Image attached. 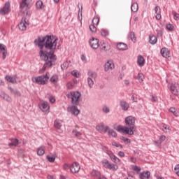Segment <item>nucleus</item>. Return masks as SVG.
<instances>
[{"label":"nucleus","mask_w":179,"mask_h":179,"mask_svg":"<svg viewBox=\"0 0 179 179\" xmlns=\"http://www.w3.org/2000/svg\"><path fill=\"white\" fill-rule=\"evenodd\" d=\"M10 12V3L6 2L1 10V15H8Z\"/></svg>","instance_id":"14"},{"label":"nucleus","mask_w":179,"mask_h":179,"mask_svg":"<svg viewBox=\"0 0 179 179\" xmlns=\"http://www.w3.org/2000/svg\"><path fill=\"white\" fill-rule=\"evenodd\" d=\"M45 148L44 147H40L37 150L38 156H43L45 153Z\"/></svg>","instance_id":"33"},{"label":"nucleus","mask_w":179,"mask_h":179,"mask_svg":"<svg viewBox=\"0 0 179 179\" xmlns=\"http://www.w3.org/2000/svg\"><path fill=\"white\" fill-rule=\"evenodd\" d=\"M50 79V73H46L45 76H38L32 78V82L36 83L37 85H45Z\"/></svg>","instance_id":"3"},{"label":"nucleus","mask_w":179,"mask_h":179,"mask_svg":"<svg viewBox=\"0 0 179 179\" xmlns=\"http://www.w3.org/2000/svg\"><path fill=\"white\" fill-rule=\"evenodd\" d=\"M96 25H94V24L90 25V30L92 33H96L97 31V27H96Z\"/></svg>","instance_id":"43"},{"label":"nucleus","mask_w":179,"mask_h":179,"mask_svg":"<svg viewBox=\"0 0 179 179\" xmlns=\"http://www.w3.org/2000/svg\"><path fill=\"white\" fill-rule=\"evenodd\" d=\"M155 12L156 13L155 19L157 20H160V19H162V9H160L159 6H155Z\"/></svg>","instance_id":"18"},{"label":"nucleus","mask_w":179,"mask_h":179,"mask_svg":"<svg viewBox=\"0 0 179 179\" xmlns=\"http://www.w3.org/2000/svg\"><path fill=\"white\" fill-rule=\"evenodd\" d=\"M1 52L3 59H5V58H6V55H8V48H6L5 45H1Z\"/></svg>","instance_id":"22"},{"label":"nucleus","mask_w":179,"mask_h":179,"mask_svg":"<svg viewBox=\"0 0 179 179\" xmlns=\"http://www.w3.org/2000/svg\"><path fill=\"white\" fill-rule=\"evenodd\" d=\"M110 48L111 46L107 43H103L101 45V50H103V51H110Z\"/></svg>","instance_id":"30"},{"label":"nucleus","mask_w":179,"mask_h":179,"mask_svg":"<svg viewBox=\"0 0 179 179\" xmlns=\"http://www.w3.org/2000/svg\"><path fill=\"white\" fill-rule=\"evenodd\" d=\"M169 111H170V113L173 114V115L175 117H178L179 113H178V110H177V109H176V108H174V107L170 108Z\"/></svg>","instance_id":"35"},{"label":"nucleus","mask_w":179,"mask_h":179,"mask_svg":"<svg viewBox=\"0 0 179 179\" xmlns=\"http://www.w3.org/2000/svg\"><path fill=\"white\" fill-rule=\"evenodd\" d=\"M130 162H131V163H136V159L135 157H131L130 158Z\"/></svg>","instance_id":"63"},{"label":"nucleus","mask_w":179,"mask_h":179,"mask_svg":"<svg viewBox=\"0 0 179 179\" xmlns=\"http://www.w3.org/2000/svg\"><path fill=\"white\" fill-rule=\"evenodd\" d=\"M39 108L45 114L50 113V104L47 101H41L39 103Z\"/></svg>","instance_id":"8"},{"label":"nucleus","mask_w":179,"mask_h":179,"mask_svg":"<svg viewBox=\"0 0 179 179\" xmlns=\"http://www.w3.org/2000/svg\"><path fill=\"white\" fill-rule=\"evenodd\" d=\"M78 83V80H73V81H69L66 84V87L69 90H72L73 87H75V85Z\"/></svg>","instance_id":"26"},{"label":"nucleus","mask_w":179,"mask_h":179,"mask_svg":"<svg viewBox=\"0 0 179 179\" xmlns=\"http://www.w3.org/2000/svg\"><path fill=\"white\" fill-rule=\"evenodd\" d=\"M112 145H113V146H115V148H120V149H122V145H121L115 141H113Z\"/></svg>","instance_id":"54"},{"label":"nucleus","mask_w":179,"mask_h":179,"mask_svg":"<svg viewBox=\"0 0 179 179\" xmlns=\"http://www.w3.org/2000/svg\"><path fill=\"white\" fill-rule=\"evenodd\" d=\"M164 141H166V136L162 135V136H160L159 142L155 141V143L162 144V143L164 142Z\"/></svg>","instance_id":"47"},{"label":"nucleus","mask_w":179,"mask_h":179,"mask_svg":"<svg viewBox=\"0 0 179 179\" xmlns=\"http://www.w3.org/2000/svg\"><path fill=\"white\" fill-rule=\"evenodd\" d=\"M71 75H73L75 78H79V76H80V73L76 70H73L71 72Z\"/></svg>","instance_id":"49"},{"label":"nucleus","mask_w":179,"mask_h":179,"mask_svg":"<svg viewBox=\"0 0 179 179\" xmlns=\"http://www.w3.org/2000/svg\"><path fill=\"white\" fill-rule=\"evenodd\" d=\"M136 119L134 116H128L125 118V124L127 126H117L115 129L120 134H125L126 135H134L136 127H135Z\"/></svg>","instance_id":"2"},{"label":"nucleus","mask_w":179,"mask_h":179,"mask_svg":"<svg viewBox=\"0 0 179 179\" xmlns=\"http://www.w3.org/2000/svg\"><path fill=\"white\" fill-rule=\"evenodd\" d=\"M88 76V78H91V79H96V78H97V73L93 71H89Z\"/></svg>","instance_id":"40"},{"label":"nucleus","mask_w":179,"mask_h":179,"mask_svg":"<svg viewBox=\"0 0 179 179\" xmlns=\"http://www.w3.org/2000/svg\"><path fill=\"white\" fill-rule=\"evenodd\" d=\"M66 96L69 99H71L73 104H76L79 101V97H80V92H70L66 94Z\"/></svg>","instance_id":"6"},{"label":"nucleus","mask_w":179,"mask_h":179,"mask_svg":"<svg viewBox=\"0 0 179 179\" xmlns=\"http://www.w3.org/2000/svg\"><path fill=\"white\" fill-rule=\"evenodd\" d=\"M120 106L122 107V110H124V111H127V110L129 108V104H128V103L124 101H122L120 102Z\"/></svg>","instance_id":"31"},{"label":"nucleus","mask_w":179,"mask_h":179,"mask_svg":"<svg viewBox=\"0 0 179 179\" xmlns=\"http://www.w3.org/2000/svg\"><path fill=\"white\" fill-rule=\"evenodd\" d=\"M70 171L72 174H77L78 171H80V165L78 162H73L70 166Z\"/></svg>","instance_id":"9"},{"label":"nucleus","mask_w":179,"mask_h":179,"mask_svg":"<svg viewBox=\"0 0 179 179\" xmlns=\"http://www.w3.org/2000/svg\"><path fill=\"white\" fill-rule=\"evenodd\" d=\"M6 79L7 82H9L10 83H13V84L17 83V77L16 76L12 77L10 76H6Z\"/></svg>","instance_id":"23"},{"label":"nucleus","mask_w":179,"mask_h":179,"mask_svg":"<svg viewBox=\"0 0 179 179\" xmlns=\"http://www.w3.org/2000/svg\"><path fill=\"white\" fill-rule=\"evenodd\" d=\"M28 24H29V22H27V20H26L25 18H22L18 25L20 30H22V31L26 30Z\"/></svg>","instance_id":"16"},{"label":"nucleus","mask_w":179,"mask_h":179,"mask_svg":"<svg viewBox=\"0 0 179 179\" xmlns=\"http://www.w3.org/2000/svg\"><path fill=\"white\" fill-rule=\"evenodd\" d=\"M49 101H50V103H55V97H54V96H50V98H49Z\"/></svg>","instance_id":"60"},{"label":"nucleus","mask_w":179,"mask_h":179,"mask_svg":"<svg viewBox=\"0 0 179 179\" xmlns=\"http://www.w3.org/2000/svg\"><path fill=\"white\" fill-rule=\"evenodd\" d=\"M79 126L76 125V128L72 131V135L76 138H80L82 136V132L79 131Z\"/></svg>","instance_id":"19"},{"label":"nucleus","mask_w":179,"mask_h":179,"mask_svg":"<svg viewBox=\"0 0 179 179\" xmlns=\"http://www.w3.org/2000/svg\"><path fill=\"white\" fill-rule=\"evenodd\" d=\"M47 159L48 160V162H50V163H54L55 162V157H51L48 155Z\"/></svg>","instance_id":"53"},{"label":"nucleus","mask_w":179,"mask_h":179,"mask_svg":"<svg viewBox=\"0 0 179 179\" xmlns=\"http://www.w3.org/2000/svg\"><path fill=\"white\" fill-rule=\"evenodd\" d=\"M117 155H118V156H120V157H125V153H124V152H122V151H120Z\"/></svg>","instance_id":"61"},{"label":"nucleus","mask_w":179,"mask_h":179,"mask_svg":"<svg viewBox=\"0 0 179 179\" xmlns=\"http://www.w3.org/2000/svg\"><path fill=\"white\" fill-rule=\"evenodd\" d=\"M122 141H123L126 144L131 143V139L128 138L122 137Z\"/></svg>","instance_id":"58"},{"label":"nucleus","mask_w":179,"mask_h":179,"mask_svg":"<svg viewBox=\"0 0 179 179\" xmlns=\"http://www.w3.org/2000/svg\"><path fill=\"white\" fill-rule=\"evenodd\" d=\"M162 127H163L162 131L165 134H167L168 132H170L171 131V129H170V127H169V125L166 124H163Z\"/></svg>","instance_id":"34"},{"label":"nucleus","mask_w":179,"mask_h":179,"mask_svg":"<svg viewBox=\"0 0 179 179\" xmlns=\"http://www.w3.org/2000/svg\"><path fill=\"white\" fill-rule=\"evenodd\" d=\"M17 145H19V140L13 138L12 142L8 144V146H10V148H15V146H17Z\"/></svg>","instance_id":"32"},{"label":"nucleus","mask_w":179,"mask_h":179,"mask_svg":"<svg viewBox=\"0 0 179 179\" xmlns=\"http://www.w3.org/2000/svg\"><path fill=\"white\" fill-rule=\"evenodd\" d=\"M171 91L175 96H178L179 94V85L178 83H172L171 85Z\"/></svg>","instance_id":"11"},{"label":"nucleus","mask_w":179,"mask_h":179,"mask_svg":"<svg viewBox=\"0 0 179 179\" xmlns=\"http://www.w3.org/2000/svg\"><path fill=\"white\" fill-rule=\"evenodd\" d=\"M131 170H134V171H141V167L133 165L131 166Z\"/></svg>","instance_id":"56"},{"label":"nucleus","mask_w":179,"mask_h":179,"mask_svg":"<svg viewBox=\"0 0 179 179\" xmlns=\"http://www.w3.org/2000/svg\"><path fill=\"white\" fill-rule=\"evenodd\" d=\"M48 179H55V176H51V175H48Z\"/></svg>","instance_id":"64"},{"label":"nucleus","mask_w":179,"mask_h":179,"mask_svg":"<svg viewBox=\"0 0 179 179\" xmlns=\"http://www.w3.org/2000/svg\"><path fill=\"white\" fill-rule=\"evenodd\" d=\"M102 110L103 111V113H105L106 114H108V113H110V108L107 107V106H103L102 108Z\"/></svg>","instance_id":"57"},{"label":"nucleus","mask_w":179,"mask_h":179,"mask_svg":"<svg viewBox=\"0 0 179 179\" xmlns=\"http://www.w3.org/2000/svg\"><path fill=\"white\" fill-rule=\"evenodd\" d=\"M87 83H88V86L90 87H93L94 85V81H93V78H87Z\"/></svg>","instance_id":"42"},{"label":"nucleus","mask_w":179,"mask_h":179,"mask_svg":"<svg viewBox=\"0 0 179 179\" xmlns=\"http://www.w3.org/2000/svg\"><path fill=\"white\" fill-rule=\"evenodd\" d=\"M100 22V17L99 16H95L92 20V24L98 26Z\"/></svg>","instance_id":"38"},{"label":"nucleus","mask_w":179,"mask_h":179,"mask_svg":"<svg viewBox=\"0 0 179 179\" xmlns=\"http://www.w3.org/2000/svg\"><path fill=\"white\" fill-rule=\"evenodd\" d=\"M110 69H114V63L111 60L108 61L105 64V71H106V72L110 71Z\"/></svg>","instance_id":"20"},{"label":"nucleus","mask_w":179,"mask_h":179,"mask_svg":"<svg viewBox=\"0 0 179 179\" xmlns=\"http://www.w3.org/2000/svg\"><path fill=\"white\" fill-rule=\"evenodd\" d=\"M31 0H22L20 4V10L24 15H29Z\"/></svg>","instance_id":"5"},{"label":"nucleus","mask_w":179,"mask_h":179,"mask_svg":"<svg viewBox=\"0 0 179 179\" xmlns=\"http://www.w3.org/2000/svg\"><path fill=\"white\" fill-rule=\"evenodd\" d=\"M137 79L140 83H142V82H143V79H145V76L142 73H139L138 74Z\"/></svg>","instance_id":"41"},{"label":"nucleus","mask_w":179,"mask_h":179,"mask_svg":"<svg viewBox=\"0 0 179 179\" xmlns=\"http://www.w3.org/2000/svg\"><path fill=\"white\" fill-rule=\"evenodd\" d=\"M102 165L105 169H108V170H112L113 171H117L118 170V166L115 164H111L107 159H103L101 161Z\"/></svg>","instance_id":"7"},{"label":"nucleus","mask_w":179,"mask_h":179,"mask_svg":"<svg viewBox=\"0 0 179 179\" xmlns=\"http://www.w3.org/2000/svg\"><path fill=\"white\" fill-rule=\"evenodd\" d=\"M101 34L103 37H107V36H108V31L107 29H101Z\"/></svg>","instance_id":"48"},{"label":"nucleus","mask_w":179,"mask_h":179,"mask_svg":"<svg viewBox=\"0 0 179 179\" xmlns=\"http://www.w3.org/2000/svg\"><path fill=\"white\" fill-rule=\"evenodd\" d=\"M69 168L71 169V166H69V165L68 164H64L63 165L64 170H68V169H69Z\"/></svg>","instance_id":"62"},{"label":"nucleus","mask_w":179,"mask_h":179,"mask_svg":"<svg viewBox=\"0 0 179 179\" xmlns=\"http://www.w3.org/2000/svg\"><path fill=\"white\" fill-rule=\"evenodd\" d=\"M130 38L133 43H136V36H135V33H131Z\"/></svg>","instance_id":"52"},{"label":"nucleus","mask_w":179,"mask_h":179,"mask_svg":"<svg viewBox=\"0 0 179 179\" xmlns=\"http://www.w3.org/2000/svg\"><path fill=\"white\" fill-rule=\"evenodd\" d=\"M8 90H10V94H13L15 96V97H20L21 94H20V92H19L18 90H14L11 87H8Z\"/></svg>","instance_id":"25"},{"label":"nucleus","mask_w":179,"mask_h":179,"mask_svg":"<svg viewBox=\"0 0 179 179\" xmlns=\"http://www.w3.org/2000/svg\"><path fill=\"white\" fill-rule=\"evenodd\" d=\"M50 82L52 83H57V82H58V76L54 75L53 76H52L50 78Z\"/></svg>","instance_id":"44"},{"label":"nucleus","mask_w":179,"mask_h":179,"mask_svg":"<svg viewBox=\"0 0 179 179\" xmlns=\"http://www.w3.org/2000/svg\"><path fill=\"white\" fill-rule=\"evenodd\" d=\"M96 129L99 132H108L109 127H108V126H104V124L101 123L96 126Z\"/></svg>","instance_id":"13"},{"label":"nucleus","mask_w":179,"mask_h":179,"mask_svg":"<svg viewBox=\"0 0 179 179\" xmlns=\"http://www.w3.org/2000/svg\"><path fill=\"white\" fill-rule=\"evenodd\" d=\"M90 45L94 50H97L99 47H100V43H99V39L95 38H91L89 41Z\"/></svg>","instance_id":"10"},{"label":"nucleus","mask_w":179,"mask_h":179,"mask_svg":"<svg viewBox=\"0 0 179 179\" xmlns=\"http://www.w3.org/2000/svg\"><path fill=\"white\" fill-rule=\"evenodd\" d=\"M150 177V172L147 171V172H143L140 173L139 178L140 179H149Z\"/></svg>","instance_id":"27"},{"label":"nucleus","mask_w":179,"mask_h":179,"mask_svg":"<svg viewBox=\"0 0 179 179\" xmlns=\"http://www.w3.org/2000/svg\"><path fill=\"white\" fill-rule=\"evenodd\" d=\"M54 127L55 129L58 131L60 134L62 133V120H57L54 122Z\"/></svg>","instance_id":"15"},{"label":"nucleus","mask_w":179,"mask_h":179,"mask_svg":"<svg viewBox=\"0 0 179 179\" xmlns=\"http://www.w3.org/2000/svg\"><path fill=\"white\" fill-rule=\"evenodd\" d=\"M110 159L115 163V164H121V159L117 157L113 152H110L109 154Z\"/></svg>","instance_id":"17"},{"label":"nucleus","mask_w":179,"mask_h":179,"mask_svg":"<svg viewBox=\"0 0 179 179\" xmlns=\"http://www.w3.org/2000/svg\"><path fill=\"white\" fill-rule=\"evenodd\" d=\"M57 59V56L54 55V52H50L48 54V59H47V62L43 65V67L42 68V72H44L47 68H50V66H52L54 64V61Z\"/></svg>","instance_id":"4"},{"label":"nucleus","mask_w":179,"mask_h":179,"mask_svg":"<svg viewBox=\"0 0 179 179\" xmlns=\"http://www.w3.org/2000/svg\"><path fill=\"white\" fill-rule=\"evenodd\" d=\"M174 20H179V14L176 11L172 12Z\"/></svg>","instance_id":"51"},{"label":"nucleus","mask_w":179,"mask_h":179,"mask_svg":"<svg viewBox=\"0 0 179 179\" xmlns=\"http://www.w3.org/2000/svg\"><path fill=\"white\" fill-rule=\"evenodd\" d=\"M36 6L37 9H43L44 4H43V1L39 0L36 2Z\"/></svg>","instance_id":"39"},{"label":"nucleus","mask_w":179,"mask_h":179,"mask_svg":"<svg viewBox=\"0 0 179 179\" xmlns=\"http://www.w3.org/2000/svg\"><path fill=\"white\" fill-rule=\"evenodd\" d=\"M108 135H110V136H113V138L117 137V133L114 131V130L109 129H108Z\"/></svg>","instance_id":"45"},{"label":"nucleus","mask_w":179,"mask_h":179,"mask_svg":"<svg viewBox=\"0 0 179 179\" xmlns=\"http://www.w3.org/2000/svg\"><path fill=\"white\" fill-rule=\"evenodd\" d=\"M138 9H139V6L137 3H134L131 4V12H138Z\"/></svg>","instance_id":"37"},{"label":"nucleus","mask_w":179,"mask_h":179,"mask_svg":"<svg viewBox=\"0 0 179 179\" xmlns=\"http://www.w3.org/2000/svg\"><path fill=\"white\" fill-rule=\"evenodd\" d=\"M149 43L152 45H154V44H156V43H157V38L156 37V36L155 35L150 36Z\"/></svg>","instance_id":"28"},{"label":"nucleus","mask_w":179,"mask_h":179,"mask_svg":"<svg viewBox=\"0 0 179 179\" xmlns=\"http://www.w3.org/2000/svg\"><path fill=\"white\" fill-rule=\"evenodd\" d=\"M166 29L169 30V31H173L174 30V26L172 24H166Z\"/></svg>","instance_id":"50"},{"label":"nucleus","mask_w":179,"mask_h":179,"mask_svg":"<svg viewBox=\"0 0 179 179\" xmlns=\"http://www.w3.org/2000/svg\"><path fill=\"white\" fill-rule=\"evenodd\" d=\"M81 60L83 61V62L86 64V62H87V58L86 57V55H81Z\"/></svg>","instance_id":"59"},{"label":"nucleus","mask_w":179,"mask_h":179,"mask_svg":"<svg viewBox=\"0 0 179 179\" xmlns=\"http://www.w3.org/2000/svg\"><path fill=\"white\" fill-rule=\"evenodd\" d=\"M36 45L40 48V57L43 61L48 59V54L44 51V47L46 50H56L58 44V38L54 36H46L45 37H38L34 41Z\"/></svg>","instance_id":"1"},{"label":"nucleus","mask_w":179,"mask_h":179,"mask_svg":"<svg viewBox=\"0 0 179 179\" xmlns=\"http://www.w3.org/2000/svg\"><path fill=\"white\" fill-rule=\"evenodd\" d=\"M117 48L120 51H127L128 50V45L124 43H119L117 45Z\"/></svg>","instance_id":"21"},{"label":"nucleus","mask_w":179,"mask_h":179,"mask_svg":"<svg viewBox=\"0 0 179 179\" xmlns=\"http://www.w3.org/2000/svg\"><path fill=\"white\" fill-rule=\"evenodd\" d=\"M62 69L63 71H65V69H68V67L69 66V62H64L62 64Z\"/></svg>","instance_id":"46"},{"label":"nucleus","mask_w":179,"mask_h":179,"mask_svg":"<svg viewBox=\"0 0 179 179\" xmlns=\"http://www.w3.org/2000/svg\"><path fill=\"white\" fill-rule=\"evenodd\" d=\"M161 54L164 58H169V57H170V51L166 48H163L161 50Z\"/></svg>","instance_id":"24"},{"label":"nucleus","mask_w":179,"mask_h":179,"mask_svg":"<svg viewBox=\"0 0 179 179\" xmlns=\"http://www.w3.org/2000/svg\"><path fill=\"white\" fill-rule=\"evenodd\" d=\"M137 62L139 66H143L145 65V59L142 56H138Z\"/></svg>","instance_id":"29"},{"label":"nucleus","mask_w":179,"mask_h":179,"mask_svg":"<svg viewBox=\"0 0 179 179\" xmlns=\"http://www.w3.org/2000/svg\"><path fill=\"white\" fill-rule=\"evenodd\" d=\"M67 110L69 113H71V114H73V115L78 116L79 115V114H80V110H79V109L76 106H69Z\"/></svg>","instance_id":"12"},{"label":"nucleus","mask_w":179,"mask_h":179,"mask_svg":"<svg viewBox=\"0 0 179 179\" xmlns=\"http://www.w3.org/2000/svg\"><path fill=\"white\" fill-rule=\"evenodd\" d=\"M174 171L176 174L179 177V164L175 166Z\"/></svg>","instance_id":"55"},{"label":"nucleus","mask_w":179,"mask_h":179,"mask_svg":"<svg viewBox=\"0 0 179 179\" xmlns=\"http://www.w3.org/2000/svg\"><path fill=\"white\" fill-rule=\"evenodd\" d=\"M90 175L92 177H98V178H99L101 176V175H100V172H99L96 170L92 171L91 173H90Z\"/></svg>","instance_id":"36"}]
</instances>
